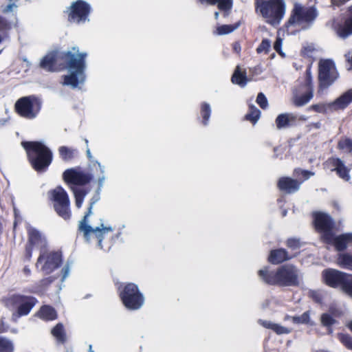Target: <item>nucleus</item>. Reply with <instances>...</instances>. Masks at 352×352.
I'll use <instances>...</instances> for the list:
<instances>
[{"label":"nucleus","mask_w":352,"mask_h":352,"mask_svg":"<svg viewBox=\"0 0 352 352\" xmlns=\"http://www.w3.org/2000/svg\"><path fill=\"white\" fill-rule=\"evenodd\" d=\"M87 53L79 52L78 47H73L72 50L65 53L68 74L64 76L63 85L72 88L78 87L85 80V70L86 69Z\"/></svg>","instance_id":"1"},{"label":"nucleus","mask_w":352,"mask_h":352,"mask_svg":"<svg viewBox=\"0 0 352 352\" xmlns=\"http://www.w3.org/2000/svg\"><path fill=\"white\" fill-rule=\"evenodd\" d=\"M96 164L102 176L98 179V183L99 186L96 194L91 200L88 211L85 214L84 218L80 221L79 230L83 233L84 237L87 241L90 240L91 236L94 235L95 237L98 239V245L102 248V241L103 239L104 234L109 232H112L113 228L111 226H104L102 223H100V226L96 227L95 228L87 225V218L92 214L94 205L100 199V191L101 190V188L102 187L105 180L104 166L98 162Z\"/></svg>","instance_id":"2"},{"label":"nucleus","mask_w":352,"mask_h":352,"mask_svg":"<svg viewBox=\"0 0 352 352\" xmlns=\"http://www.w3.org/2000/svg\"><path fill=\"white\" fill-rule=\"evenodd\" d=\"M259 276L267 284L281 286L296 285L298 283L299 272L293 265H286L276 272H269L267 268L259 270Z\"/></svg>","instance_id":"3"},{"label":"nucleus","mask_w":352,"mask_h":352,"mask_svg":"<svg viewBox=\"0 0 352 352\" xmlns=\"http://www.w3.org/2000/svg\"><path fill=\"white\" fill-rule=\"evenodd\" d=\"M38 300L33 296L14 294L6 300V305L12 311L11 320L17 322L21 317L28 316L37 304Z\"/></svg>","instance_id":"4"},{"label":"nucleus","mask_w":352,"mask_h":352,"mask_svg":"<svg viewBox=\"0 0 352 352\" xmlns=\"http://www.w3.org/2000/svg\"><path fill=\"white\" fill-rule=\"evenodd\" d=\"M256 4L257 12L273 25L279 24L285 13L284 0H256Z\"/></svg>","instance_id":"5"},{"label":"nucleus","mask_w":352,"mask_h":352,"mask_svg":"<svg viewBox=\"0 0 352 352\" xmlns=\"http://www.w3.org/2000/svg\"><path fill=\"white\" fill-rule=\"evenodd\" d=\"M22 147L25 151L27 158L34 170H44V143L38 141H22Z\"/></svg>","instance_id":"6"},{"label":"nucleus","mask_w":352,"mask_h":352,"mask_svg":"<svg viewBox=\"0 0 352 352\" xmlns=\"http://www.w3.org/2000/svg\"><path fill=\"white\" fill-rule=\"evenodd\" d=\"M41 109V101L34 96H23L14 104L15 112L21 118L32 120L35 118Z\"/></svg>","instance_id":"7"},{"label":"nucleus","mask_w":352,"mask_h":352,"mask_svg":"<svg viewBox=\"0 0 352 352\" xmlns=\"http://www.w3.org/2000/svg\"><path fill=\"white\" fill-rule=\"evenodd\" d=\"M322 277L328 285L333 287L340 286L344 293L352 297V275L328 269L323 271Z\"/></svg>","instance_id":"8"},{"label":"nucleus","mask_w":352,"mask_h":352,"mask_svg":"<svg viewBox=\"0 0 352 352\" xmlns=\"http://www.w3.org/2000/svg\"><path fill=\"white\" fill-rule=\"evenodd\" d=\"M48 194L58 214L65 220L69 219L71 217L69 199L65 190L62 187L57 186Z\"/></svg>","instance_id":"9"},{"label":"nucleus","mask_w":352,"mask_h":352,"mask_svg":"<svg viewBox=\"0 0 352 352\" xmlns=\"http://www.w3.org/2000/svg\"><path fill=\"white\" fill-rule=\"evenodd\" d=\"M120 296L127 309H138L144 304V299L142 294L140 292L138 286L133 283L126 285Z\"/></svg>","instance_id":"10"},{"label":"nucleus","mask_w":352,"mask_h":352,"mask_svg":"<svg viewBox=\"0 0 352 352\" xmlns=\"http://www.w3.org/2000/svg\"><path fill=\"white\" fill-rule=\"evenodd\" d=\"M316 16V14L314 9L305 8L299 3H295L292 15L289 20V23L292 25L297 24L303 25L313 21Z\"/></svg>","instance_id":"11"},{"label":"nucleus","mask_w":352,"mask_h":352,"mask_svg":"<svg viewBox=\"0 0 352 352\" xmlns=\"http://www.w3.org/2000/svg\"><path fill=\"white\" fill-rule=\"evenodd\" d=\"M334 63L331 60H321L319 63V79L321 85L325 87L331 85L337 78Z\"/></svg>","instance_id":"12"},{"label":"nucleus","mask_w":352,"mask_h":352,"mask_svg":"<svg viewBox=\"0 0 352 352\" xmlns=\"http://www.w3.org/2000/svg\"><path fill=\"white\" fill-rule=\"evenodd\" d=\"M90 11L89 6L82 1L73 3L68 10V19L70 22L79 23L85 22Z\"/></svg>","instance_id":"13"},{"label":"nucleus","mask_w":352,"mask_h":352,"mask_svg":"<svg viewBox=\"0 0 352 352\" xmlns=\"http://www.w3.org/2000/svg\"><path fill=\"white\" fill-rule=\"evenodd\" d=\"M324 241L332 243L338 251L345 250L352 245V233H346L339 236H334L332 232H328L322 236Z\"/></svg>","instance_id":"14"},{"label":"nucleus","mask_w":352,"mask_h":352,"mask_svg":"<svg viewBox=\"0 0 352 352\" xmlns=\"http://www.w3.org/2000/svg\"><path fill=\"white\" fill-rule=\"evenodd\" d=\"M63 177L65 182L76 185H84L91 179L89 175L80 170L78 168L66 170Z\"/></svg>","instance_id":"15"},{"label":"nucleus","mask_w":352,"mask_h":352,"mask_svg":"<svg viewBox=\"0 0 352 352\" xmlns=\"http://www.w3.org/2000/svg\"><path fill=\"white\" fill-rule=\"evenodd\" d=\"M314 223L316 228L322 232V236L326 233L332 232V221L327 214L321 212L314 213Z\"/></svg>","instance_id":"16"},{"label":"nucleus","mask_w":352,"mask_h":352,"mask_svg":"<svg viewBox=\"0 0 352 352\" xmlns=\"http://www.w3.org/2000/svg\"><path fill=\"white\" fill-rule=\"evenodd\" d=\"M305 91L302 94L295 93L293 98V102L297 107L306 104L313 97V89L309 79L304 86Z\"/></svg>","instance_id":"17"},{"label":"nucleus","mask_w":352,"mask_h":352,"mask_svg":"<svg viewBox=\"0 0 352 352\" xmlns=\"http://www.w3.org/2000/svg\"><path fill=\"white\" fill-rule=\"evenodd\" d=\"M352 102V89L346 91L335 101L328 103V107L331 108L332 111L343 109Z\"/></svg>","instance_id":"18"},{"label":"nucleus","mask_w":352,"mask_h":352,"mask_svg":"<svg viewBox=\"0 0 352 352\" xmlns=\"http://www.w3.org/2000/svg\"><path fill=\"white\" fill-rule=\"evenodd\" d=\"M300 183L290 177H282L278 180V186L280 190L292 193L300 188Z\"/></svg>","instance_id":"19"},{"label":"nucleus","mask_w":352,"mask_h":352,"mask_svg":"<svg viewBox=\"0 0 352 352\" xmlns=\"http://www.w3.org/2000/svg\"><path fill=\"white\" fill-rule=\"evenodd\" d=\"M61 263V254L58 252H52L47 254L45 260V274L52 272Z\"/></svg>","instance_id":"20"},{"label":"nucleus","mask_w":352,"mask_h":352,"mask_svg":"<svg viewBox=\"0 0 352 352\" xmlns=\"http://www.w3.org/2000/svg\"><path fill=\"white\" fill-rule=\"evenodd\" d=\"M337 35L341 38H346L352 34V16L346 19L343 24H340L336 28Z\"/></svg>","instance_id":"21"},{"label":"nucleus","mask_w":352,"mask_h":352,"mask_svg":"<svg viewBox=\"0 0 352 352\" xmlns=\"http://www.w3.org/2000/svg\"><path fill=\"white\" fill-rule=\"evenodd\" d=\"M258 322L265 328L270 329L278 335L287 334L291 331L289 329L270 321L260 320Z\"/></svg>","instance_id":"22"},{"label":"nucleus","mask_w":352,"mask_h":352,"mask_svg":"<svg viewBox=\"0 0 352 352\" xmlns=\"http://www.w3.org/2000/svg\"><path fill=\"white\" fill-rule=\"evenodd\" d=\"M296 120V116L292 113H282L278 116L276 119V124L278 129L289 126Z\"/></svg>","instance_id":"23"},{"label":"nucleus","mask_w":352,"mask_h":352,"mask_svg":"<svg viewBox=\"0 0 352 352\" xmlns=\"http://www.w3.org/2000/svg\"><path fill=\"white\" fill-rule=\"evenodd\" d=\"M331 162L334 166L333 170H336L339 176L345 181L349 180L350 176L349 175L348 170L344 165L343 162L339 159H332Z\"/></svg>","instance_id":"24"},{"label":"nucleus","mask_w":352,"mask_h":352,"mask_svg":"<svg viewBox=\"0 0 352 352\" xmlns=\"http://www.w3.org/2000/svg\"><path fill=\"white\" fill-rule=\"evenodd\" d=\"M288 258L286 251L283 249H278L271 251L268 259L270 263L273 264H278L287 260Z\"/></svg>","instance_id":"25"},{"label":"nucleus","mask_w":352,"mask_h":352,"mask_svg":"<svg viewBox=\"0 0 352 352\" xmlns=\"http://www.w3.org/2000/svg\"><path fill=\"white\" fill-rule=\"evenodd\" d=\"M13 26L14 24L11 21L0 15V35L3 38V40L9 37V33Z\"/></svg>","instance_id":"26"},{"label":"nucleus","mask_w":352,"mask_h":352,"mask_svg":"<svg viewBox=\"0 0 352 352\" xmlns=\"http://www.w3.org/2000/svg\"><path fill=\"white\" fill-rule=\"evenodd\" d=\"M233 83L244 87L247 82V77L245 72H242L239 66H237L232 77Z\"/></svg>","instance_id":"27"},{"label":"nucleus","mask_w":352,"mask_h":352,"mask_svg":"<svg viewBox=\"0 0 352 352\" xmlns=\"http://www.w3.org/2000/svg\"><path fill=\"white\" fill-rule=\"evenodd\" d=\"M58 57L57 53L56 52H52L49 53L45 56V69L48 68V70L50 72H55L58 69L59 66L56 65V62L58 61Z\"/></svg>","instance_id":"28"},{"label":"nucleus","mask_w":352,"mask_h":352,"mask_svg":"<svg viewBox=\"0 0 352 352\" xmlns=\"http://www.w3.org/2000/svg\"><path fill=\"white\" fill-rule=\"evenodd\" d=\"M28 239L26 245L36 247L41 241V233L35 228H31L28 232Z\"/></svg>","instance_id":"29"},{"label":"nucleus","mask_w":352,"mask_h":352,"mask_svg":"<svg viewBox=\"0 0 352 352\" xmlns=\"http://www.w3.org/2000/svg\"><path fill=\"white\" fill-rule=\"evenodd\" d=\"M52 336L56 339L57 341L64 343L66 340L65 332L63 325L61 323L57 324L52 329Z\"/></svg>","instance_id":"30"},{"label":"nucleus","mask_w":352,"mask_h":352,"mask_svg":"<svg viewBox=\"0 0 352 352\" xmlns=\"http://www.w3.org/2000/svg\"><path fill=\"white\" fill-rule=\"evenodd\" d=\"M201 3L207 2L209 4L218 5L220 10L227 11L231 9L232 6V0H200Z\"/></svg>","instance_id":"31"},{"label":"nucleus","mask_w":352,"mask_h":352,"mask_svg":"<svg viewBox=\"0 0 352 352\" xmlns=\"http://www.w3.org/2000/svg\"><path fill=\"white\" fill-rule=\"evenodd\" d=\"M338 264L343 267L352 270V256L341 254L338 258Z\"/></svg>","instance_id":"32"},{"label":"nucleus","mask_w":352,"mask_h":352,"mask_svg":"<svg viewBox=\"0 0 352 352\" xmlns=\"http://www.w3.org/2000/svg\"><path fill=\"white\" fill-rule=\"evenodd\" d=\"M59 153L64 161L72 160L75 155V151L67 146H61L59 148Z\"/></svg>","instance_id":"33"},{"label":"nucleus","mask_w":352,"mask_h":352,"mask_svg":"<svg viewBox=\"0 0 352 352\" xmlns=\"http://www.w3.org/2000/svg\"><path fill=\"white\" fill-rule=\"evenodd\" d=\"M0 352H14V345L9 339L0 337Z\"/></svg>","instance_id":"34"},{"label":"nucleus","mask_w":352,"mask_h":352,"mask_svg":"<svg viewBox=\"0 0 352 352\" xmlns=\"http://www.w3.org/2000/svg\"><path fill=\"white\" fill-rule=\"evenodd\" d=\"M261 111L255 107H250V112L245 116L246 119L255 124L259 119Z\"/></svg>","instance_id":"35"},{"label":"nucleus","mask_w":352,"mask_h":352,"mask_svg":"<svg viewBox=\"0 0 352 352\" xmlns=\"http://www.w3.org/2000/svg\"><path fill=\"white\" fill-rule=\"evenodd\" d=\"M338 148L344 152L350 153L352 151V140L344 138L339 141Z\"/></svg>","instance_id":"36"},{"label":"nucleus","mask_w":352,"mask_h":352,"mask_svg":"<svg viewBox=\"0 0 352 352\" xmlns=\"http://www.w3.org/2000/svg\"><path fill=\"white\" fill-rule=\"evenodd\" d=\"M74 193L76 199V206L80 208L86 195V192L82 189H74Z\"/></svg>","instance_id":"37"},{"label":"nucleus","mask_w":352,"mask_h":352,"mask_svg":"<svg viewBox=\"0 0 352 352\" xmlns=\"http://www.w3.org/2000/svg\"><path fill=\"white\" fill-rule=\"evenodd\" d=\"M291 318L294 323H308L309 322V312H305L300 316L285 317V320Z\"/></svg>","instance_id":"38"},{"label":"nucleus","mask_w":352,"mask_h":352,"mask_svg":"<svg viewBox=\"0 0 352 352\" xmlns=\"http://www.w3.org/2000/svg\"><path fill=\"white\" fill-rule=\"evenodd\" d=\"M210 112H211V109H210V105L206 103L203 104V105L201 106V115L203 117V123L205 125L207 124V123H208V121L210 118Z\"/></svg>","instance_id":"39"},{"label":"nucleus","mask_w":352,"mask_h":352,"mask_svg":"<svg viewBox=\"0 0 352 352\" xmlns=\"http://www.w3.org/2000/svg\"><path fill=\"white\" fill-rule=\"evenodd\" d=\"M238 25H223L217 29L218 34H226L233 32Z\"/></svg>","instance_id":"40"},{"label":"nucleus","mask_w":352,"mask_h":352,"mask_svg":"<svg viewBox=\"0 0 352 352\" xmlns=\"http://www.w3.org/2000/svg\"><path fill=\"white\" fill-rule=\"evenodd\" d=\"M338 338L340 341L349 349L352 350V338L348 335L339 334Z\"/></svg>","instance_id":"41"},{"label":"nucleus","mask_w":352,"mask_h":352,"mask_svg":"<svg viewBox=\"0 0 352 352\" xmlns=\"http://www.w3.org/2000/svg\"><path fill=\"white\" fill-rule=\"evenodd\" d=\"M271 43L267 39H263L261 45L258 47L256 51L258 53H267L270 48Z\"/></svg>","instance_id":"42"},{"label":"nucleus","mask_w":352,"mask_h":352,"mask_svg":"<svg viewBox=\"0 0 352 352\" xmlns=\"http://www.w3.org/2000/svg\"><path fill=\"white\" fill-rule=\"evenodd\" d=\"M256 102L262 109L267 108L268 105L267 100L263 93H259L258 94Z\"/></svg>","instance_id":"43"},{"label":"nucleus","mask_w":352,"mask_h":352,"mask_svg":"<svg viewBox=\"0 0 352 352\" xmlns=\"http://www.w3.org/2000/svg\"><path fill=\"white\" fill-rule=\"evenodd\" d=\"M321 322L324 326L329 327L335 322V320L329 314H324L321 316Z\"/></svg>","instance_id":"44"},{"label":"nucleus","mask_w":352,"mask_h":352,"mask_svg":"<svg viewBox=\"0 0 352 352\" xmlns=\"http://www.w3.org/2000/svg\"><path fill=\"white\" fill-rule=\"evenodd\" d=\"M311 109L320 113H326L329 110L332 111L331 108L328 107V104H314L311 106Z\"/></svg>","instance_id":"45"},{"label":"nucleus","mask_w":352,"mask_h":352,"mask_svg":"<svg viewBox=\"0 0 352 352\" xmlns=\"http://www.w3.org/2000/svg\"><path fill=\"white\" fill-rule=\"evenodd\" d=\"M57 314L52 307L45 306V320H54Z\"/></svg>","instance_id":"46"},{"label":"nucleus","mask_w":352,"mask_h":352,"mask_svg":"<svg viewBox=\"0 0 352 352\" xmlns=\"http://www.w3.org/2000/svg\"><path fill=\"white\" fill-rule=\"evenodd\" d=\"M44 259V251L41 250L40 255L38 258L37 262L36 263V267L38 270L41 271L44 270V263H43V260Z\"/></svg>","instance_id":"47"},{"label":"nucleus","mask_w":352,"mask_h":352,"mask_svg":"<svg viewBox=\"0 0 352 352\" xmlns=\"http://www.w3.org/2000/svg\"><path fill=\"white\" fill-rule=\"evenodd\" d=\"M287 245L293 249H296L300 247V241L298 239H290L287 240Z\"/></svg>","instance_id":"48"},{"label":"nucleus","mask_w":352,"mask_h":352,"mask_svg":"<svg viewBox=\"0 0 352 352\" xmlns=\"http://www.w3.org/2000/svg\"><path fill=\"white\" fill-rule=\"evenodd\" d=\"M314 51L315 48L312 45H307L303 48L302 53L305 56H311Z\"/></svg>","instance_id":"49"},{"label":"nucleus","mask_w":352,"mask_h":352,"mask_svg":"<svg viewBox=\"0 0 352 352\" xmlns=\"http://www.w3.org/2000/svg\"><path fill=\"white\" fill-rule=\"evenodd\" d=\"M34 249V247L30 246L28 245H25V258L27 261H30L32 256V250Z\"/></svg>","instance_id":"50"},{"label":"nucleus","mask_w":352,"mask_h":352,"mask_svg":"<svg viewBox=\"0 0 352 352\" xmlns=\"http://www.w3.org/2000/svg\"><path fill=\"white\" fill-rule=\"evenodd\" d=\"M45 167L47 166L52 162V153L48 148L45 146Z\"/></svg>","instance_id":"51"},{"label":"nucleus","mask_w":352,"mask_h":352,"mask_svg":"<svg viewBox=\"0 0 352 352\" xmlns=\"http://www.w3.org/2000/svg\"><path fill=\"white\" fill-rule=\"evenodd\" d=\"M69 272H70V265L69 263H67L66 265L63 269V275H62V278H61L62 282H63L66 279V278L69 276Z\"/></svg>","instance_id":"52"},{"label":"nucleus","mask_w":352,"mask_h":352,"mask_svg":"<svg viewBox=\"0 0 352 352\" xmlns=\"http://www.w3.org/2000/svg\"><path fill=\"white\" fill-rule=\"evenodd\" d=\"M16 5L14 3L8 4L2 10L3 13L6 14L12 10L13 8H16Z\"/></svg>","instance_id":"53"},{"label":"nucleus","mask_w":352,"mask_h":352,"mask_svg":"<svg viewBox=\"0 0 352 352\" xmlns=\"http://www.w3.org/2000/svg\"><path fill=\"white\" fill-rule=\"evenodd\" d=\"M283 41L280 38H277L276 42L274 43V47L275 50L278 52H280V46L282 45Z\"/></svg>","instance_id":"54"},{"label":"nucleus","mask_w":352,"mask_h":352,"mask_svg":"<svg viewBox=\"0 0 352 352\" xmlns=\"http://www.w3.org/2000/svg\"><path fill=\"white\" fill-rule=\"evenodd\" d=\"M295 172L298 174V173H300V174L305 178L308 179L310 175H313L312 173H310L305 170H296Z\"/></svg>","instance_id":"55"},{"label":"nucleus","mask_w":352,"mask_h":352,"mask_svg":"<svg viewBox=\"0 0 352 352\" xmlns=\"http://www.w3.org/2000/svg\"><path fill=\"white\" fill-rule=\"evenodd\" d=\"M36 316L40 318L41 319L44 320V305H42L36 314Z\"/></svg>","instance_id":"56"},{"label":"nucleus","mask_w":352,"mask_h":352,"mask_svg":"<svg viewBox=\"0 0 352 352\" xmlns=\"http://www.w3.org/2000/svg\"><path fill=\"white\" fill-rule=\"evenodd\" d=\"M8 327L6 326L4 322L0 320V333L7 331Z\"/></svg>","instance_id":"57"},{"label":"nucleus","mask_w":352,"mask_h":352,"mask_svg":"<svg viewBox=\"0 0 352 352\" xmlns=\"http://www.w3.org/2000/svg\"><path fill=\"white\" fill-rule=\"evenodd\" d=\"M23 272L24 273L26 274V275H29L30 274V269L25 266L24 268H23Z\"/></svg>","instance_id":"58"},{"label":"nucleus","mask_w":352,"mask_h":352,"mask_svg":"<svg viewBox=\"0 0 352 352\" xmlns=\"http://www.w3.org/2000/svg\"><path fill=\"white\" fill-rule=\"evenodd\" d=\"M87 157L89 158V159H91L92 156H91V152H90V150L89 148L87 149Z\"/></svg>","instance_id":"59"},{"label":"nucleus","mask_w":352,"mask_h":352,"mask_svg":"<svg viewBox=\"0 0 352 352\" xmlns=\"http://www.w3.org/2000/svg\"><path fill=\"white\" fill-rule=\"evenodd\" d=\"M40 66L41 67H43L44 68V58H41V60H40Z\"/></svg>","instance_id":"60"},{"label":"nucleus","mask_w":352,"mask_h":352,"mask_svg":"<svg viewBox=\"0 0 352 352\" xmlns=\"http://www.w3.org/2000/svg\"><path fill=\"white\" fill-rule=\"evenodd\" d=\"M348 60L349 62V63L351 64V69H352V55H351V58H348Z\"/></svg>","instance_id":"61"},{"label":"nucleus","mask_w":352,"mask_h":352,"mask_svg":"<svg viewBox=\"0 0 352 352\" xmlns=\"http://www.w3.org/2000/svg\"><path fill=\"white\" fill-rule=\"evenodd\" d=\"M234 50H236V52H238L240 50L239 46H238L236 44L234 45Z\"/></svg>","instance_id":"62"},{"label":"nucleus","mask_w":352,"mask_h":352,"mask_svg":"<svg viewBox=\"0 0 352 352\" xmlns=\"http://www.w3.org/2000/svg\"><path fill=\"white\" fill-rule=\"evenodd\" d=\"M219 15V12H216L214 13V17H215V19H218Z\"/></svg>","instance_id":"63"},{"label":"nucleus","mask_w":352,"mask_h":352,"mask_svg":"<svg viewBox=\"0 0 352 352\" xmlns=\"http://www.w3.org/2000/svg\"><path fill=\"white\" fill-rule=\"evenodd\" d=\"M88 352H94V351H93V349H92V346H91V344H90V345L89 346V351H88Z\"/></svg>","instance_id":"64"}]
</instances>
